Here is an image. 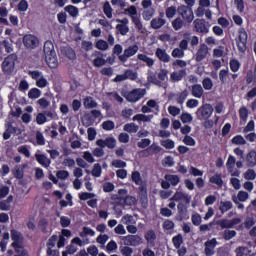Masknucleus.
<instances>
[{
  "instance_id": "c85d7f7f",
  "label": "nucleus",
  "mask_w": 256,
  "mask_h": 256,
  "mask_svg": "<svg viewBox=\"0 0 256 256\" xmlns=\"http://www.w3.org/2000/svg\"><path fill=\"white\" fill-rule=\"evenodd\" d=\"M62 53L65 55V57H67V59H70L71 61L77 59V54L71 47H64L62 49Z\"/></svg>"
},
{
  "instance_id": "864d4df0",
  "label": "nucleus",
  "mask_w": 256,
  "mask_h": 256,
  "mask_svg": "<svg viewBox=\"0 0 256 256\" xmlns=\"http://www.w3.org/2000/svg\"><path fill=\"white\" fill-rule=\"evenodd\" d=\"M165 13H166L167 19H173V17H175V15H177V7L170 6V7L166 8Z\"/></svg>"
},
{
  "instance_id": "bf43d9fd",
  "label": "nucleus",
  "mask_w": 256,
  "mask_h": 256,
  "mask_svg": "<svg viewBox=\"0 0 256 256\" xmlns=\"http://www.w3.org/2000/svg\"><path fill=\"white\" fill-rule=\"evenodd\" d=\"M227 77H229V69H222L219 72V79L222 84L227 83Z\"/></svg>"
},
{
  "instance_id": "c03bdc74",
  "label": "nucleus",
  "mask_w": 256,
  "mask_h": 256,
  "mask_svg": "<svg viewBox=\"0 0 256 256\" xmlns=\"http://www.w3.org/2000/svg\"><path fill=\"white\" fill-rule=\"evenodd\" d=\"M172 243L175 249H180L181 245H183V235L178 234L172 238Z\"/></svg>"
},
{
  "instance_id": "5701e85b",
  "label": "nucleus",
  "mask_w": 256,
  "mask_h": 256,
  "mask_svg": "<svg viewBox=\"0 0 256 256\" xmlns=\"http://www.w3.org/2000/svg\"><path fill=\"white\" fill-rule=\"evenodd\" d=\"M185 75H187V70L181 69L178 72H172L170 75V78H171V81L177 82V81H182Z\"/></svg>"
},
{
  "instance_id": "c9c22d12",
  "label": "nucleus",
  "mask_w": 256,
  "mask_h": 256,
  "mask_svg": "<svg viewBox=\"0 0 256 256\" xmlns=\"http://www.w3.org/2000/svg\"><path fill=\"white\" fill-rule=\"evenodd\" d=\"M124 15H128L131 19L137 18V7L131 5L128 8H124Z\"/></svg>"
},
{
  "instance_id": "2eb2a0df",
  "label": "nucleus",
  "mask_w": 256,
  "mask_h": 256,
  "mask_svg": "<svg viewBox=\"0 0 256 256\" xmlns=\"http://www.w3.org/2000/svg\"><path fill=\"white\" fill-rule=\"evenodd\" d=\"M178 214L176 216V221H183L187 219V206L183 202L178 203L177 205Z\"/></svg>"
},
{
  "instance_id": "f3484780",
  "label": "nucleus",
  "mask_w": 256,
  "mask_h": 256,
  "mask_svg": "<svg viewBox=\"0 0 256 256\" xmlns=\"http://www.w3.org/2000/svg\"><path fill=\"white\" fill-rule=\"evenodd\" d=\"M155 55L159 59V61H162V63H169V61H171V56L167 54V51L161 48L156 49Z\"/></svg>"
},
{
  "instance_id": "49530a36",
  "label": "nucleus",
  "mask_w": 256,
  "mask_h": 256,
  "mask_svg": "<svg viewBox=\"0 0 256 256\" xmlns=\"http://www.w3.org/2000/svg\"><path fill=\"white\" fill-rule=\"evenodd\" d=\"M131 179L135 185L143 184V179L141 178V173L139 171L132 172Z\"/></svg>"
},
{
  "instance_id": "9b49d317",
  "label": "nucleus",
  "mask_w": 256,
  "mask_h": 256,
  "mask_svg": "<svg viewBox=\"0 0 256 256\" xmlns=\"http://www.w3.org/2000/svg\"><path fill=\"white\" fill-rule=\"evenodd\" d=\"M92 65L94 67H103V65H107V60L103 57V54L100 51H95L92 54Z\"/></svg>"
},
{
  "instance_id": "58836bf2",
  "label": "nucleus",
  "mask_w": 256,
  "mask_h": 256,
  "mask_svg": "<svg viewBox=\"0 0 256 256\" xmlns=\"http://www.w3.org/2000/svg\"><path fill=\"white\" fill-rule=\"evenodd\" d=\"M137 57L140 61L146 63L148 67H153V65H155V61L153 60V58H149V56L145 54H138Z\"/></svg>"
},
{
  "instance_id": "13d9d810",
  "label": "nucleus",
  "mask_w": 256,
  "mask_h": 256,
  "mask_svg": "<svg viewBox=\"0 0 256 256\" xmlns=\"http://www.w3.org/2000/svg\"><path fill=\"white\" fill-rule=\"evenodd\" d=\"M124 205H126L127 207H133V205H135V203H137V198H135V196H126L124 199Z\"/></svg>"
},
{
  "instance_id": "6e6d98bb",
  "label": "nucleus",
  "mask_w": 256,
  "mask_h": 256,
  "mask_svg": "<svg viewBox=\"0 0 256 256\" xmlns=\"http://www.w3.org/2000/svg\"><path fill=\"white\" fill-rule=\"evenodd\" d=\"M48 225H49V221H47V219H45V218L40 219L38 222V227H39L40 231H42V233H44V234L47 233Z\"/></svg>"
},
{
  "instance_id": "20e7f679",
  "label": "nucleus",
  "mask_w": 256,
  "mask_h": 256,
  "mask_svg": "<svg viewBox=\"0 0 256 256\" xmlns=\"http://www.w3.org/2000/svg\"><path fill=\"white\" fill-rule=\"evenodd\" d=\"M177 13L182 17L184 23H193V19H195V14L193 13V9L189 8V6L181 5L177 8Z\"/></svg>"
},
{
  "instance_id": "4468645a",
  "label": "nucleus",
  "mask_w": 256,
  "mask_h": 256,
  "mask_svg": "<svg viewBox=\"0 0 256 256\" xmlns=\"http://www.w3.org/2000/svg\"><path fill=\"white\" fill-rule=\"evenodd\" d=\"M45 61L50 69H57L59 67V61L57 60V53L47 54L45 56Z\"/></svg>"
},
{
  "instance_id": "4be33fe9",
  "label": "nucleus",
  "mask_w": 256,
  "mask_h": 256,
  "mask_svg": "<svg viewBox=\"0 0 256 256\" xmlns=\"http://www.w3.org/2000/svg\"><path fill=\"white\" fill-rule=\"evenodd\" d=\"M36 161L42 165V167H45L47 169V167H49V165H51V160H49V158H47V156H45L44 154H36Z\"/></svg>"
},
{
  "instance_id": "774afa93",
  "label": "nucleus",
  "mask_w": 256,
  "mask_h": 256,
  "mask_svg": "<svg viewBox=\"0 0 256 256\" xmlns=\"http://www.w3.org/2000/svg\"><path fill=\"white\" fill-rule=\"evenodd\" d=\"M113 7H119L120 9H125L127 7V2L125 0H111Z\"/></svg>"
},
{
  "instance_id": "603ef678",
  "label": "nucleus",
  "mask_w": 256,
  "mask_h": 256,
  "mask_svg": "<svg viewBox=\"0 0 256 256\" xmlns=\"http://www.w3.org/2000/svg\"><path fill=\"white\" fill-rule=\"evenodd\" d=\"M202 86L205 91H211V89H213V80H211L209 77L204 78L202 81Z\"/></svg>"
},
{
  "instance_id": "8fccbe9b",
  "label": "nucleus",
  "mask_w": 256,
  "mask_h": 256,
  "mask_svg": "<svg viewBox=\"0 0 256 256\" xmlns=\"http://www.w3.org/2000/svg\"><path fill=\"white\" fill-rule=\"evenodd\" d=\"M215 121L210 120L209 118L207 120H204L203 127L205 129H213V125H217L219 123V116H215Z\"/></svg>"
},
{
  "instance_id": "b1692460",
  "label": "nucleus",
  "mask_w": 256,
  "mask_h": 256,
  "mask_svg": "<svg viewBox=\"0 0 256 256\" xmlns=\"http://www.w3.org/2000/svg\"><path fill=\"white\" fill-rule=\"evenodd\" d=\"M233 209V203L231 201H220L219 211L224 215L227 211H231Z\"/></svg>"
},
{
  "instance_id": "423d86ee",
  "label": "nucleus",
  "mask_w": 256,
  "mask_h": 256,
  "mask_svg": "<svg viewBox=\"0 0 256 256\" xmlns=\"http://www.w3.org/2000/svg\"><path fill=\"white\" fill-rule=\"evenodd\" d=\"M123 241L125 245H128L130 247H139L141 243H143V238L139 235H127L123 237Z\"/></svg>"
},
{
  "instance_id": "e2e57ef3",
  "label": "nucleus",
  "mask_w": 256,
  "mask_h": 256,
  "mask_svg": "<svg viewBox=\"0 0 256 256\" xmlns=\"http://www.w3.org/2000/svg\"><path fill=\"white\" fill-rule=\"evenodd\" d=\"M102 129H104V131H113V129H115V122L111 120L104 121L102 123Z\"/></svg>"
},
{
  "instance_id": "2f4dec72",
  "label": "nucleus",
  "mask_w": 256,
  "mask_h": 256,
  "mask_svg": "<svg viewBox=\"0 0 256 256\" xmlns=\"http://www.w3.org/2000/svg\"><path fill=\"white\" fill-rule=\"evenodd\" d=\"M43 51H44V55H51V54H54L56 53L55 52V46L53 45V42L47 40L45 43H44V48H43Z\"/></svg>"
},
{
  "instance_id": "09e8293b",
  "label": "nucleus",
  "mask_w": 256,
  "mask_h": 256,
  "mask_svg": "<svg viewBox=\"0 0 256 256\" xmlns=\"http://www.w3.org/2000/svg\"><path fill=\"white\" fill-rule=\"evenodd\" d=\"M103 11L108 19H113V8H111V4H109V2L104 4Z\"/></svg>"
},
{
  "instance_id": "de8ad7c7",
  "label": "nucleus",
  "mask_w": 256,
  "mask_h": 256,
  "mask_svg": "<svg viewBox=\"0 0 256 256\" xmlns=\"http://www.w3.org/2000/svg\"><path fill=\"white\" fill-rule=\"evenodd\" d=\"M29 99H39L41 97V90L39 88H32L28 92Z\"/></svg>"
},
{
  "instance_id": "ddd939ff",
  "label": "nucleus",
  "mask_w": 256,
  "mask_h": 256,
  "mask_svg": "<svg viewBox=\"0 0 256 256\" xmlns=\"http://www.w3.org/2000/svg\"><path fill=\"white\" fill-rule=\"evenodd\" d=\"M247 33H240L237 41V47L239 53H245L247 51Z\"/></svg>"
},
{
  "instance_id": "cd10ccee",
  "label": "nucleus",
  "mask_w": 256,
  "mask_h": 256,
  "mask_svg": "<svg viewBox=\"0 0 256 256\" xmlns=\"http://www.w3.org/2000/svg\"><path fill=\"white\" fill-rule=\"evenodd\" d=\"M165 23H167V20L163 19V18H154L151 20L150 25L152 27V29H161V27H163V25H165Z\"/></svg>"
},
{
  "instance_id": "39448f33",
  "label": "nucleus",
  "mask_w": 256,
  "mask_h": 256,
  "mask_svg": "<svg viewBox=\"0 0 256 256\" xmlns=\"http://www.w3.org/2000/svg\"><path fill=\"white\" fill-rule=\"evenodd\" d=\"M213 111H215V109L211 104H203L196 111L197 119H200V121L207 120L213 115Z\"/></svg>"
},
{
  "instance_id": "c756f323",
  "label": "nucleus",
  "mask_w": 256,
  "mask_h": 256,
  "mask_svg": "<svg viewBox=\"0 0 256 256\" xmlns=\"http://www.w3.org/2000/svg\"><path fill=\"white\" fill-rule=\"evenodd\" d=\"M236 256H255L247 247L240 246L235 250Z\"/></svg>"
},
{
  "instance_id": "7ed1b4c3",
  "label": "nucleus",
  "mask_w": 256,
  "mask_h": 256,
  "mask_svg": "<svg viewBox=\"0 0 256 256\" xmlns=\"http://www.w3.org/2000/svg\"><path fill=\"white\" fill-rule=\"evenodd\" d=\"M147 94V90L144 88H134L129 92L124 94L126 101L129 103H137V101H141Z\"/></svg>"
},
{
  "instance_id": "6e6552de",
  "label": "nucleus",
  "mask_w": 256,
  "mask_h": 256,
  "mask_svg": "<svg viewBox=\"0 0 256 256\" xmlns=\"http://www.w3.org/2000/svg\"><path fill=\"white\" fill-rule=\"evenodd\" d=\"M39 43V39H37V36L32 34H26L23 37V44L27 47V49H35L37 47V44Z\"/></svg>"
},
{
  "instance_id": "f03ea898",
  "label": "nucleus",
  "mask_w": 256,
  "mask_h": 256,
  "mask_svg": "<svg viewBox=\"0 0 256 256\" xmlns=\"http://www.w3.org/2000/svg\"><path fill=\"white\" fill-rule=\"evenodd\" d=\"M17 59L18 57L15 53L9 54L6 58H4L1 64V69L4 75H11L13 71H15V63Z\"/></svg>"
},
{
  "instance_id": "5fc2aeb1",
  "label": "nucleus",
  "mask_w": 256,
  "mask_h": 256,
  "mask_svg": "<svg viewBox=\"0 0 256 256\" xmlns=\"http://www.w3.org/2000/svg\"><path fill=\"white\" fill-rule=\"evenodd\" d=\"M91 173H92L93 177H101V173H103V170L101 168V164L100 163L94 164Z\"/></svg>"
},
{
  "instance_id": "79ce46f5",
  "label": "nucleus",
  "mask_w": 256,
  "mask_h": 256,
  "mask_svg": "<svg viewBox=\"0 0 256 256\" xmlns=\"http://www.w3.org/2000/svg\"><path fill=\"white\" fill-rule=\"evenodd\" d=\"M183 25H185V21H183V19H181L180 17H178L172 21V27H173L174 31H179V30L183 29Z\"/></svg>"
},
{
  "instance_id": "f257e3e1",
  "label": "nucleus",
  "mask_w": 256,
  "mask_h": 256,
  "mask_svg": "<svg viewBox=\"0 0 256 256\" xmlns=\"http://www.w3.org/2000/svg\"><path fill=\"white\" fill-rule=\"evenodd\" d=\"M10 235L13 241L11 247H13L15 253L18 255H25V250L21 251V249H23V241H25L23 234L16 229H12Z\"/></svg>"
},
{
  "instance_id": "72a5a7b5",
  "label": "nucleus",
  "mask_w": 256,
  "mask_h": 256,
  "mask_svg": "<svg viewBox=\"0 0 256 256\" xmlns=\"http://www.w3.org/2000/svg\"><path fill=\"white\" fill-rule=\"evenodd\" d=\"M209 182L217 185L218 187H223V177L221 174H215L211 176Z\"/></svg>"
},
{
  "instance_id": "37998d69",
  "label": "nucleus",
  "mask_w": 256,
  "mask_h": 256,
  "mask_svg": "<svg viewBox=\"0 0 256 256\" xmlns=\"http://www.w3.org/2000/svg\"><path fill=\"white\" fill-rule=\"evenodd\" d=\"M124 131H126V133H137L139 126L135 123H127L124 125Z\"/></svg>"
},
{
  "instance_id": "6ab92c4d",
  "label": "nucleus",
  "mask_w": 256,
  "mask_h": 256,
  "mask_svg": "<svg viewBox=\"0 0 256 256\" xmlns=\"http://www.w3.org/2000/svg\"><path fill=\"white\" fill-rule=\"evenodd\" d=\"M172 201H184L186 205H189L191 203V197L183 192H176L172 197Z\"/></svg>"
},
{
  "instance_id": "a18cd8bd",
  "label": "nucleus",
  "mask_w": 256,
  "mask_h": 256,
  "mask_svg": "<svg viewBox=\"0 0 256 256\" xmlns=\"http://www.w3.org/2000/svg\"><path fill=\"white\" fill-rule=\"evenodd\" d=\"M232 145H247V141L242 135H236L231 139Z\"/></svg>"
},
{
  "instance_id": "0eeeda50",
  "label": "nucleus",
  "mask_w": 256,
  "mask_h": 256,
  "mask_svg": "<svg viewBox=\"0 0 256 256\" xmlns=\"http://www.w3.org/2000/svg\"><path fill=\"white\" fill-rule=\"evenodd\" d=\"M137 51H139V46H129L127 49L124 50V54L118 56V59L119 61H121V63H127V59L129 57H133V55H137Z\"/></svg>"
},
{
  "instance_id": "0e129e2a",
  "label": "nucleus",
  "mask_w": 256,
  "mask_h": 256,
  "mask_svg": "<svg viewBox=\"0 0 256 256\" xmlns=\"http://www.w3.org/2000/svg\"><path fill=\"white\" fill-rule=\"evenodd\" d=\"M244 179H247V181H255V179H256L255 170H253V169H248V170L244 173Z\"/></svg>"
},
{
  "instance_id": "e433bc0d",
  "label": "nucleus",
  "mask_w": 256,
  "mask_h": 256,
  "mask_svg": "<svg viewBox=\"0 0 256 256\" xmlns=\"http://www.w3.org/2000/svg\"><path fill=\"white\" fill-rule=\"evenodd\" d=\"M153 119V115H145V114H136L133 117V121H143L144 123H149Z\"/></svg>"
},
{
  "instance_id": "680f3d73",
  "label": "nucleus",
  "mask_w": 256,
  "mask_h": 256,
  "mask_svg": "<svg viewBox=\"0 0 256 256\" xmlns=\"http://www.w3.org/2000/svg\"><path fill=\"white\" fill-rule=\"evenodd\" d=\"M36 123L37 125H45V123H47V116L45 115V112H40L37 114Z\"/></svg>"
},
{
  "instance_id": "338daca9",
  "label": "nucleus",
  "mask_w": 256,
  "mask_h": 256,
  "mask_svg": "<svg viewBox=\"0 0 256 256\" xmlns=\"http://www.w3.org/2000/svg\"><path fill=\"white\" fill-rule=\"evenodd\" d=\"M161 146L165 149H175V141L171 139H166L161 141Z\"/></svg>"
},
{
  "instance_id": "473e14b6",
  "label": "nucleus",
  "mask_w": 256,
  "mask_h": 256,
  "mask_svg": "<svg viewBox=\"0 0 256 256\" xmlns=\"http://www.w3.org/2000/svg\"><path fill=\"white\" fill-rule=\"evenodd\" d=\"M64 11L70 15V17H79V8L73 5H68L64 7Z\"/></svg>"
},
{
  "instance_id": "69168bd1",
  "label": "nucleus",
  "mask_w": 256,
  "mask_h": 256,
  "mask_svg": "<svg viewBox=\"0 0 256 256\" xmlns=\"http://www.w3.org/2000/svg\"><path fill=\"white\" fill-rule=\"evenodd\" d=\"M239 117L241 121H247V119L249 118V110L247 109V107H242L239 109Z\"/></svg>"
},
{
  "instance_id": "a878e982",
  "label": "nucleus",
  "mask_w": 256,
  "mask_h": 256,
  "mask_svg": "<svg viewBox=\"0 0 256 256\" xmlns=\"http://www.w3.org/2000/svg\"><path fill=\"white\" fill-rule=\"evenodd\" d=\"M246 162L248 167H255L256 165V151L251 150L246 156Z\"/></svg>"
},
{
  "instance_id": "1a4fd4ad",
  "label": "nucleus",
  "mask_w": 256,
  "mask_h": 256,
  "mask_svg": "<svg viewBox=\"0 0 256 256\" xmlns=\"http://www.w3.org/2000/svg\"><path fill=\"white\" fill-rule=\"evenodd\" d=\"M241 218H233L232 220L222 219L217 222L222 229H233L234 225H239Z\"/></svg>"
},
{
  "instance_id": "052dcab7",
  "label": "nucleus",
  "mask_w": 256,
  "mask_h": 256,
  "mask_svg": "<svg viewBox=\"0 0 256 256\" xmlns=\"http://www.w3.org/2000/svg\"><path fill=\"white\" fill-rule=\"evenodd\" d=\"M146 153H149V155H153V153H161L162 148L161 146H157L155 144L150 145L146 150Z\"/></svg>"
},
{
  "instance_id": "dca6fc26",
  "label": "nucleus",
  "mask_w": 256,
  "mask_h": 256,
  "mask_svg": "<svg viewBox=\"0 0 256 256\" xmlns=\"http://www.w3.org/2000/svg\"><path fill=\"white\" fill-rule=\"evenodd\" d=\"M207 53H209V48L205 44H201L200 48L196 53V61L197 63H201L205 57H207Z\"/></svg>"
},
{
  "instance_id": "7c9ffc66",
  "label": "nucleus",
  "mask_w": 256,
  "mask_h": 256,
  "mask_svg": "<svg viewBox=\"0 0 256 256\" xmlns=\"http://www.w3.org/2000/svg\"><path fill=\"white\" fill-rule=\"evenodd\" d=\"M97 101L91 96L84 98V107L85 109H95L97 107Z\"/></svg>"
},
{
  "instance_id": "aec40b11",
  "label": "nucleus",
  "mask_w": 256,
  "mask_h": 256,
  "mask_svg": "<svg viewBox=\"0 0 256 256\" xmlns=\"http://www.w3.org/2000/svg\"><path fill=\"white\" fill-rule=\"evenodd\" d=\"M117 23H120L116 26L117 31H119L120 33H129V26H127V24L129 23V19H118Z\"/></svg>"
},
{
  "instance_id": "4c0bfd02",
  "label": "nucleus",
  "mask_w": 256,
  "mask_h": 256,
  "mask_svg": "<svg viewBox=\"0 0 256 256\" xmlns=\"http://www.w3.org/2000/svg\"><path fill=\"white\" fill-rule=\"evenodd\" d=\"M12 175L13 177H15V179L21 180L25 177V171L23 170V168L16 166L12 170Z\"/></svg>"
},
{
  "instance_id": "bb28decb",
  "label": "nucleus",
  "mask_w": 256,
  "mask_h": 256,
  "mask_svg": "<svg viewBox=\"0 0 256 256\" xmlns=\"http://www.w3.org/2000/svg\"><path fill=\"white\" fill-rule=\"evenodd\" d=\"M164 179L166 181H169V183H170V185H172V187H177V185H179V182L181 181V179L175 174H166L164 176Z\"/></svg>"
},
{
  "instance_id": "a19ab883",
  "label": "nucleus",
  "mask_w": 256,
  "mask_h": 256,
  "mask_svg": "<svg viewBox=\"0 0 256 256\" xmlns=\"http://www.w3.org/2000/svg\"><path fill=\"white\" fill-rule=\"evenodd\" d=\"M126 76V80L129 79L130 81H137L139 74L136 71H133L132 69H127L124 72Z\"/></svg>"
},
{
  "instance_id": "f704fd0d",
  "label": "nucleus",
  "mask_w": 256,
  "mask_h": 256,
  "mask_svg": "<svg viewBox=\"0 0 256 256\" xmlns=\"http://www.w3.org/2000/svg\"><path fill=\"white\" fill-rule=\"evenodd\" d=\"M148 83H152V85H156L157 87H161V81L157 79V74L150 72L147 76Z\"/></svg>"
},
{
  "instance_id": "9d476101",
  "label": "nucleus",
  "mask_w": 256,
  "mask_h": 256,
  "mask_svg": "<svg viewBox=\"0 0 256 256\" xmlns=\"http://www.w3.org/2000/svg\"><path fill=\"white\" fill-rule=\"evenodd\" d=\"M193 25L196 33H209V24H206L205 20L196 19L194 20Z\"/></svg>"
},
{
  "instance_id": "3c124183",
  "label": "nucleus",
  "mask_w": 256,
  "mask_h": 256,
  "mask_svg": "<svg viewBox=\"0 0 256 256\" xmlns=\"http://www.w3.org/2000/svg\"><path fill=\"white\" fill-rule=\"evenodd\" d=\"M105 146L108 149H115V147L117 146V140L114 137H107L105 139Z\"/></svg>"
},
{
  "instance_id": "393cba45",
  "label": "nucleus",
  "mask_w": 256,
  "mask_h": 256,
  "mask_svg": "<svg viewBox=\"0 0 256 256\" xmlns=\"http://www.w3.org/2000/svg\"><path fill=\"white\" fill-rule=\"evenodd\" d=\"M90 114L92 116L89 114L85 116V119L88 121L89 125L93 124L95 119H99V117H101V110H91Z\"/></svg>"
},
{
  "instance_id": "ea45409f",
  "label": "nucleus",
  "mask_w": 256,
  "mask_h": 256,
  "mask_svg": "<svg viewBox=\"0 0 256 256\" xmlns=\"http://www.w3.org/2000/svg\"><path fill=\"white\" fill-rule=\"evenodd\" d=\"M229 65L232 73H237L241 69V62L235 58L230 60Z\"/></svg>"
},
{
  "instance_id": "a211bd4d",
  "label": "nucleus",
  "mask_w": 256,
  "mask_h": 256,
  "mask_svg": "<svg viewBox=\"0 0 256 256\" xmlns=\"http://www.w3.org/2000/svg\"><path fill=\"white\" fill-rule=\"evenodd\" d=\"M203 93H205V91L203 90V86H201V84H194L191 86L192 97H196V99H201V97H203Z\"/></svg>"
},
{
  "instance_id": "f8f14e48",
  "label": "nucleus",
  "mask_w": 256,
  "mask_h": 256,
  "mask_svg": "<svg viewBox=\"0 0 256 256\" xmlns=\"http://www.w3.org/2000/svg\"><path fill=\"white\" fill-rule=\"evenodd\" d=\"M171 97L176 100V103H178V105H183V103H185V101L187 100V97H189V90L184 89L182 92L173 93L170 95V99Z\"/></svg>"
},
{
  "instance_id": "412c9836",
  "label": "nucleus",
  "mask_w": 256,
  "mask_h": 256,
  "mask_svg": "<svg viewBox=\"0 0 256 256\" xmlns=\"http://www.w3.org/2000/svg\"><path fill=\"white\" fill-rule=\"evenodd\" d=\"M144 239L147 241L148 245H155V241L157 240V234L155 233V230H148L144 235Z\"/></svg>"
},
{
  "instance_id": "4d7b16f0",
  "label": "nucleus",
  "mask_w": 256,
  "mask_h": 256,
  "mask_svg": "<svg viewBox=\"0 0 256 256\" xmlns=\"http://www.w3.org/2000/svg\"><path fill=\"white\" fill-rule=\"evenodd\" d=\"M153 15H155V10L153 8L145 10L142 13V17L145 21H151V19H153Z\"/></svg>"
}]
</instances>
